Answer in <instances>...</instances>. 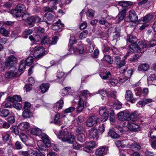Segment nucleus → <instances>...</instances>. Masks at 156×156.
<instances>
[{
    "mask_svg": "<svg viewBox=\"0 0 156 156\" xmlns=\"http://www.w3.org/2000/svg\"><path fill=\"white\" fill-rule=\"evenodd\" d=\"M109 109H108L106 108H102L99 111V114L101 117L100 119L95 116L90 117L87 120L86 125L88 127H90L93 126L95 125L99 122V120L104 122L106 121L108 119Z\"/></svg>",
    "mask_w": 156,
    "mask_h": 156,
    "instance_id": "f257e3e1",
    "label": "nucleus"
},
{
    "mask_svg": "<svg viewBox=\"0 0 156 156\" xmlns=\"http://www.w3.org/2000/svg\"><path fill=\"white\" fill-rule=\"evenodd\" d=\"M54 133L57 136L58 138L61 139L63 142H66L71 144L74 141L75 138L74 136L72 134L66 129L62 130L60 132L55 130Z\"/></svg>",
    "mask_w": 156,
    "mask_h": 156,
    "instance_id": "f03ea898",
    "label": "nucleus"
},
{
    "mask_svg": "<svg viewBox=\"0 0 156 156\" xmlns=\"http://www.w3.org/2000/svg\"><path fill=\"white\" fill-rule=\"evenodd\" d=\"M88 96H90V94L87 90H84L80 94L79 97L77 106L76 111L78 113L82 112L86 104V98Z\"/></svg>",
    "mask_w": 156,
    "mask_h": 156,
    "instance_id": "7ed1b4c3",
    "label": "nucleus"
},
{
    "mask_svg": "<svg viewBox=\"0 0 156 156\" xmlns=\"http://www.w3.org/2000/svg\"><path fill=\"white\" fill-rule=\"evenodd\" d=\"M133 4L132 2L127 1H121L118 2L119 5L124 7V8L122 9L120 11H119V13L116 18V23H119L123 19L126 14L127 11L126 8L132 5Z\"/></svg>",
    "mask_w": 156,
    "mask_h": 156,
    "instance_id": "20e7f679",
    "label": "nucleus"
},
{
    "mask_svg": "<svg viewBox=\"0 0 156 156\" xmlns=\"http://www.w3.org/2000/svg\"><path fill=\"white\" fill-rule=\"evenodd\" d=\"M40 137L42 140L38 141L37 146L40 150L45 151L47 149L46 146L49 147L51 146L50 140L48 136L45 133L41 134L40 135Z\"/></svg>",
    "mask_w": 156,
    "mask_h": 156,
    "instance_id": "39448f33",
    "label": "nucleus"
},
{
    "mask_svg": "<svg viewBox=\"0 0 156 156\" xmlns=\"http://www.w3.org/2000/svg\"><path fill=\"white\" fill-rule=\"evenodd\" d=\"M144 48H147L146 42L140 41L138 42L137 45H131L130 46L129 48L131 52L136 53L141 52L142 51L141 49Z\"/></svg>",
    "mask_w": 156,
    "mask_h": 156,
    "instance_id": "423d86ee",
    "label": "nucleus"
},
{
    "mask_svg": "<svg viewBox=\"0 0 156 156\" xmlns=\"http://www.w3.org/2000/svg\"><path fill=\"white\" fill-rule=\"evenodd\" d=\"M124 126L126 127L127 130H130L134 132L140 131V128L139 126L135 122L132 121L126 120L123 122Z\"/></svg>",
    "mask_w": 156,
    "mask_h": 156,
    "instance_id": "0eeeda50",
    "label": "nucleus"
},
{
    "mask_svg": "<svg viewBox=\"0 0 156 156\" xmlns=\"http://www.w3.org/2000/svg\"><path fill=\"white\" fill-rule=\"evenodd\" d=\"M33 61V58L31 56L28 57L26 61L22 60L20 62V64L19 66V72H22L25 69L26 65L30 66Z\"/></svg>",
    "mask_w": 156,
    "mask_h": 156,
    "instance_id": "6e6552de",
    "label": "nucleus"
},
{
    "mask_svg": "<svg viewBox=\"0 0 156 156\" xmlns=\"http://www.w3.org/2000/svg\"><path fill=\"white\" fill-rule=\"evenodd\" d=\"M97 93L100 94L102 96L101 98L102 100L105 99V95H106L108 97H112L114 99H115L116 98V92L115 91L113 92L112 93H111L108 91L104 89H102L99 90Z\"/></svg>",
    "mask_w": 156,
    "mask_h": 156,
    "instance_id": "1a4fd4ad",
    "label": "nucleus"
},
{
    "mask_svg": "<svg viewBox=\"0 0 156 156\" xmlns=\"http://www.w3.org/2000/svg\"><path fill=\"white\" fill-rule=\"evenodd\" d=\"M34 56L36 58L42 57L45 54L44 50L42 47H35L34 49Z\"/></svg>",
    "mask_w": 156,
    "mask_h": 156,
    "instance_id": "9d476101",
    "label": "nucleus"
},
{
    "mask_svg": "<svg viewBox=\"0 0 156 156\" xmlns=\"http://www.w3.org/2000/svg\"><path fill=\"white\" fill-rule=\"evenodd\" d=\"M41 22H45L47 24V26L50 24V23H48L45 19L44 20V19H40L38 16L34 17H31L29 20L28 23L30 25V27H32L34 26V23H37Z\"/></svg>",
    "mask_w": 156,
    "mask_h": 156,
    "instance_id": "9b49d317",
    "label": "nucleus"
},
{
    "mask_svg": "<svg viewBox=\"0 0 156 156\" xmlns=\"http://www.w3.org/2000/svg\"><path fill=\"white\" fill-rule=\"evenodd\" d=\"M97 146V144L94 141H90L86 143L85 146L83 148L84 151L90 153L92 152L91 149Z\"/></svg>",
    "mask_w": 156,
    "mask_h": 156,
    "instance_id": "f8f14e48",
    "label": "nucleus"
},
{
    "mask_svg": "<svg viewBox=\"0 0 156 156\" xmlns=\"http://www.w3.org/2000/svg\"><path fill=\"white\" fill-rule=\"evenodd\" d=\"M129 19V21L135 22L138 20V16L136 12L133 10H130L129 12V15L127 17Z\"/></svg>",
    "mask_w": 156,
    "mask_h": 156,
    "instance_id": "ddd939ff",
    "label": "nucleus"
},
{
    "mask_svg": "<svg viewBox=\"0 0 156 156\" xmlns=\"http://www.w3.org/2000/svg\"><path fill=\"white\" fill-rule=\"evenodd\" d=\"M16 58L13 55H11L6 59L5 62V66L7 67L12 66L13 64L16 63Z\"/></svg>",
    "mask_w": 156,
    "mask_h": 156,
    "instance_id": "4468645a",
    "label": "nucleus"
},
{
    "mask_svg": "<svg viewBox=\"0 0 156 156\" xmlns=\"http://www.w3.org/2000/svg\"><path fill=\"white\" fill-rule=\"evenodd\" d=\"M69 54H76L77 52H79L80 54H82L83 52V45H80L78 48H73L72 46L69 47Z\"/></svg>",
    "mask_w": 156,
    "mask_h": 156,
    "instance_id": "2eb2a0df",
    "label": "nucleus"
},
{
    "mask_svg": "<svg viewBox=\"0 0 156 156\" xmlns=\"http://www.w3.org/2000/svg\"><path fill=\"white\" fill-rule=\"evenodd\" d=\"M108 151V148L102 147L96 150L95 154L99 156L105 155L107 153Z\"/></svg>",
    "mask_w": 156,
    "mask_h": 156,
    "instance_id": "dca6fc26",
    "label": "nucleus"
},
{
    "mask_svg": "<svg viewBox=\"0 0 156 156\" xmlns=\"http://www.w3.org/2000/svg\"><path fill=\"white\" fill-rule=\"evenodd\" d=\"M128 112L124 113L123 112H121L118 114V117L119 120L124 121L123 122L126 120H128Z\"/></svg>",
    "mask_w": 156,
    "mask_h": 156,
    "instance_id": "f3484780",
    "label": "nucleus"
},
{
    "mask_svg": "<svg viewBox=\"0 0 156 156\" xmlns=\"http://www.w3.org/2000/svg\"><path fill=\"white\" fill-rule=\"evenodd\" d=\"M64 26V24L61 23V20H59L56 23L55 25L52 26V28L53 30H59L60 31L62 30V28Z\"/></svg>",
    "mask_w": 156,
    "mask_h": 156,
    "instance_id": "a211bd4d",
    "label": "nucleus"
},
{
    "mask_svg": "<svg viewBox=\"0 0 156 156\" xmlns=\"http://www.w3.org/2000/svg\"><path fill=\"white\" fill-rule=\"evenodd\" d=\"M98 135V131L96 129L92 128L89 130V135L90 138H97Z\"/></svg>",
    "mask_w": 156,
    "mask_h": 156,
    "instance_id": "6ab92c4d",
    "label": "nucleus"
},
{
    "mask_svg": "<svg viewBox=\"0 0 156 156\" xmlns=\"http://www.w3.org/2000/svg\"><path fill=\"white\" fill-rule=\"evenodd\" d=\"M19 128L22 131H24L29 128L30 124L27 122H23L19 125Z\"/></svg>",
    "mask_w": 156,
    "mask_h": 156,
    "instance_id": "aec40b11",
    "label": "nucleus"
},
{
    "mask_svg": "<svg viewBox=\"0 0 156 156\" xmlns=\"http://www.w3.org/2000/svg\"><path fill=\"white\" fill-rule=\"evenodd\" d=\"M128 121H132L136 119L138 116V114L137 111H135L132 113L131 114L128 112Z\"/></svg>",
    "mask_w": 156,
    "mask_h": 156,
    "instance_id": "412c9836",
    "label": "nucleus"
},
{
    "mask_svg": "<svg viewBox=\"0 0 156 156\" xmlns=\"http://www.w3.org/2000/svg\"><path fill=\"white\" fill-rule=\"evenodd\" d=\"M147 80L149 84H152L156 81V75L153 73L150 74L147 78Z\"/></svg>",
    "mask_w": 156,
    "mask_h": 156,
    "instance_id": "4be33fe9",
    "label": "nucleus"
},
{
    "mask_svg": "<svg viewBox=\"0 0 156 156\" xmlns=\"http://www.w3.org/2000/svg\"><path fill=\"white\" fill-rule=\"evenodd\" d=\"M149 66L147 63H143L140 65L138 66V70L139 71H147L148 70Z\"/></svg>",
    "mask_w": 156,
    "mask_h": 156,
    "instance_id": "5701e85b",
    "label": "nucleus"
},
{
    "mask_svg": "<svg viewBox=\"0 0 156 156\" xmlns=\"http://www.w3.org/2000/svg\"><path fill=\"white\" fill-rule=\"evenodd\" d=\"M128 74L124 78L122 79L121 78L119 80V83H122L125 82L129 78L131 77V76L133 74V71L131 70H129L127 72Z\"/></svg>",
    "mask_w": 156,
    "mask_h": 156,
    "instance_id": "b1692460",
    "label": "nucleus"
},
{
    "mask_svg": "<svg viewBox=\"0 0 156 156\" xmlns=\"http://www.w3.org/2000/svg\"><path fill=\"white\" fill-rule=\"evenodd\" d=\"M7 100L10 102H14L15 101H20L22 100V98L20 96L15 95L13 97H8Z\"/></svg>",
    "mask_w": 156,
    "mask_h": 156,
    "instance_id": "393cba45",
    "label": "nucleus"
},
{
    "mask_svg": "<svg viewBox=\"0 0 156 156\" xmlns=\"http://www.w3.org/2000/svg\"><path fill=\"white\" fill-rule=\"evenodd\" d=\"M17 76L16 72L14 71H10L6 73L5 77L7 79L12 78Z\"/></svg>",
    "mask_w": 156,
    "mask_h": 156,
    "instance_id": "a878e982",
    "label": "nucleus"
},
{
    "mask_svg": "<svg viewBox=\"0 0 156 156\" xmlns=\"http://www.w3.org/2000/svg\"><path fill=\"white\" fill-rule=\"evenodd\" d=\"M153 101V100L150 98H144L142 100L140 101L139 104L141 105V107H143L145 105L149 104Z\"/></svg>",
    "mask_w": 156,
    "mask_h": 156,
    "instance_id": "bb28decb",
    "label": "nucleus"
},
{
    "mask_svg": "<svg viewBox=\"0 0 156 156\" xmlns=\"http://www.w3.org/2000/svg\"><path fill=\"white\" fill-rule=\"evenodd\" d=\"M108 135L112 138L115 139H118L120 137L119 134H117L115 131L112 129L109 130L108 133Z\"/></svg>",
    "mask_w": 156,
    "mask_h": 156,
    "instance_id": "cd10ccee",
    "label": "nucleus"
},
{
    "mask_svg": "<svg viewBox=\"0 0 156 156\" xmlns=\"http://www.w3.org/2000/svg\"><path fill=\"white\" fill-rule=\"evenodd\" d=\"M49 87V85L48 83H42L40 86V88L43 93L46 92L48 90Z\"/></svg>",
    "mask_w": 156,
    "mask_h": 156,
    "instance_id": "c85d7f7f",
    "label": "nucleus"
},
{
    "mask_svg": "<svg viewBox=\"0 0 156 156\" xmlns=\"http://www.w3.org/2000/svg\"><path fill=\"white\" fill-rule=\"evenodd\" d=\"M154 16L153 15L151 14H148L141 20L144 23H147L149 21L152 20L154 18Z\"/></svg>",
    "mask_w": 156,
    "mask_h": 156,
    "instance_id": "c756f323",
    "label": "nucleus"
},
{
    "mask_svg": "<svg viewBox=\"0 0 156 156\" xmlns=\"http://www.w3.org/2000/svg\"><path fill=\"white\" fill-rule=\"evenodd\" d=\"M141 147L140 144L136 143L132 144L130 146V148L133 151H138L141 148Z\"/></svg>",
    "mask_w": 156,
    "mask_h": 156,
    "instance_id": "7c9ffc66",
    "label": "nucleus"
},
{
    "mask_svg": "<svg viewBox=\"0 0 156 156\" xmlns=\"http://www.w3.org/2000/svg\"><path fill=\"white\" fill-rule=\"evenodd\" d=\"M22 116L25 118H30L33 116V114L30 110H24L22 113Z\"/></svg>",
    "mask_w": 156,
    "mask_h": 156,
    "instance_id": "2f4dec72",
    "label": "nucleus"
},
{
    "mask_svg": "<svg viewBox=\"0 0 156 156\" xmlns=\"http://www.w3.org/2000/svg\"><path fill=\"white\" fill-rule=\"evenodd\" d=\"M56 77L59 80H63L65 77V73L62 71H58L56 73Z\"/></svg>",
    "mask_w": 156,
    "mask_h": 156,
    "instance_id": "473e14b6",
    "label": "nucleus"
},
{
    "mask_svg": "<svg viewBox=\"0 0 156 156\" xmlns=\"http://www.w3.org/2000/svg\"><path fill=\"white\" fill-rule=\"evenodd\" d=\"M99 75L102 79L107 80L110 77L111 74L109 72L106 71L105 73H100Z\"/></svg>",
    "mask_w": 156,
    "mask_h": 156,
    "instance_id": "72a5a7b5",
    "label": "nucleus"
},
{
    "mask_svg": "<svg viewBox=\"0 0 156 156\" xmlns=\"http://www.w3.org/2000/svg\"><path fill=\"white\" fill-rule=\"evenodd\" d=\"M41 130L37 128H33L31 131V133L33 135L39 136L41 133Z\"/></svg>",
    "mask_w": 156,
    "mask_h": 156,
    "instance_id": "f704fd0d",
    "label": "nucleus"
},
{
    "mask_svg": "<svg viewBox=\"0 0 156 156\" xmlns=\"http://www.w3.org/2000/svg\"><path fill=\"white\" fill-rule=\"evenodd\" d=\"M127 40L130 43L134 44L137 41V39L136 37L130 35L127 38Z\"/></svg>",
    "mask_w": 156,
    "mask_h": 156,
    "instance_id": "c9c22d12",
    "label": "nucleus"
},
{
    "mask_svg": "<svg viewBox=\"0 0 156 156\" xmlns=\"http://www.w3.org/2000/svg\"><path fill=\"white\" fill-rule=\"evenodd\" d=\"M77 134V139L79 141L83 142L85 140L86 137L84 133H79Z\"/></svg>",
    "mask_w": 156,
    "mask_h": 156,
    "instance_id": "e433bc0d",
    "label": "nucleus"
},
{
    "mask_svg": "<svg viewBox=\"0 0 156 156\" xmlns=\"http://www.w3.org/2000/svg\"><path fill=\"white\" fill-rule=\"evenodd\" d=\"M16 9L21 13L25 12L26 11L25 6L22 4H19L16 7Z\"/></svg>",
    "mask_w": 156,
    "mask_h": 156,
    "instance_id": "4c0bfd02",
    "label": "nucleus"
},
{
    "mask_svg": "<svg viewBox=\"0 0 156 156\" xmlns=\"http://www.w3.org/2000/svg\"><path fill=\"white\" fill-rule=\"evenodd\" d=\"M11 12L12 15L15 17H18L20 16L22 14L16 9V8L15 9L12 10Z\"/></svg>",
    "mask_w": 156,
    "mask_h": 156,
    "instance_id": "58836bf2",
    "label": "nucleus"
},
{
    "mask_svg": "<svg viewBox=\"0 0 156 156\" xmlns=\"http://www.w3.org/2000/svg\"><path fill=\"white\" fill-rule=\"evenodd\" d=\"M133 94L130 90H128L126 92L125 98L127 101H130L133 98Z\"/></svg>",
    "mask_w": 156,
    "mask_h": 156,
    "instance_id": "ea45409f",
    "label": "nucleus"
},
{
    "mask_svg": "<svg viewBox=\"0 0 156 156\" xmlns=\"http://www.w3.org/2000/svg\"><path fill=\"white\" fill-rule=\"evenodd\" d=\"M126 63L125 60L123 58L122 60L117 61V62L116 63V64L117 65L116 67L118 68H120L124 66L125 65Z\"/></svg>",
    "mask_w": 156,
    "mask_h": 156,
    "instance_id": "a19ab883",
    "label": "nucleus"
},
{
    "mask_svg": "<svg viewBox=\"0 0 156 156\" xmlns=\"http://www.w3.org/2000/svg\"><path fill=\"white\" fill-rule=\"evenodd\" d=\"M113 108L116 109H120L122 108V104L119 101H116L114 102L113 105Z\"/></svg>",
    "mask_w": 156,
    "mask_h": 156,
    "instance_id": "79ce46f5",
    "label": "nucleus"
},
{
    "mask_svg": "<svg viewBox=\"0 0 156 156\" xmlns=\"http://www.w3.org/2000/svg\"><path fill=\"white\" fill-rule=\"evenodd\" d=\"M92 40L89 38H87L86 40V41L90 45V48L89 50V51L90 52H92L94 50V47L93 43L92 41Z\"/></svg>",
    "mask_w": 156,
    "mask_h": 156,
    "instance_id": "37998d69",
    "label": "nucleus"
},
{
    "mask_svg": "<svg viewBox=\"0 0 156 156\" xmlns=\"http://www.w3.org/2000/svg\"><path fill=\"white\" fill-rule=\"evenodd\" d=\"M104 60L106 61L109 64H112L113 62V59L111 57L108 55H106L103 58Z\"/></svg>",
    "mask_w": 156,
    "mask_h": 156,
    "instance_id": "c03bdc74",
    "label": "nucleus"
},
{
    "mask_svg": "<svg viewBox=\"0 0 156 156\" xmlns=\"http://www.w3.org/2000/svg\"><path fill=\"white\" fill-rule=\"evenodd\" d=\"M0 33L3 36L5 37L7 36L9 34V31L3 27L0 28Z\"/></svg>",
    "mask_w": 156,
    "mask_h": 156,
    "instance_id": "a18cd8bd",
    "label": "nucleus"
},
{
    "mask_svg": "<svg viewBox=\"0 0 156 156\" xmlns=\"http://www.w3.org/2000/svg\"><path fill=\"white\" fill-rule=\"evenodd\" d=\"M125 141H120L119 140L116 141L115 142V145L118 147H125L126 146V145L125 144Z\"/></svg>",
    "mask_w": 156,
    "mask_h": 156,
    "instance_id": "49530a36",
    "label": "nucleus"
},
{
    "mask_svg": "<svg viewBox=\"0 0 156 156\" xmlns=\"http://www.w3.org/2000/svg\"><path fill=\"white\" fill-rule=\"evenodd\" d=\"M60 116V115L59 114H56L55 116L54 119V123L56 124L59 125H60L61 124V122L59 119Z\"/></svg>",
    "mask_w": 156,
    "mask_h": 156,
    "instance_id": "de8ad7c7",
    "label": "nucleus"
},
{
    "mask_svg": "<svg viewBox=\"0 0 156 156\" xmlns=\"http://www.w3.org/2000/svg\"><path fill=\"white\" fill-rule=\"evenodd\" d=\"M32 30L29 29L26 30L23 32V37L24 38H26L27 37V36L31 34L32 32Z\"/></svg>",
    "mask_w": 156,
    "mask_h": 156,
    "instance_id": "09e8293b",
    "label": "nucleus"
},
{
    "mask_svg": "<svg viewBox=\"0 0 156 156\" xmlns=\"http://www.w3.org/2000/svg\"><path fill=\"white\" fill-rule=\"evenodd\" d=\"M33 16H32L33 17ZM32 17H29V14L27 13H25L23 14L22 16V18L23 20H27V24L29 25V26L30 27V25L28 23V21L29 19L30 18Z\"/></svg>",
    "mask_w": 156,
    "mask_h": 156,
    "instance_id": "8fccbe9b",
    "label": "nucleus"
},
{
    "mask_svg": "<svg viewBox=\"0 0 156 156\" xmlns=\"http://www.w3.org/2000/svg\"><path fill=\"white\" fill-rule=\"evenodd\" d=\"M9 112L7 109H4L2 110L0 113V115L2 117H6L9 114Z\"/></svg>",
    "mask_w": 156,
    "mask_h": 156,
    "instance_id": "3c124183",
    "label": "nucleus"
},
{
    "mask_svg": "<svg viewBox=\"0 0 156 156\" xmlns=\"http://www.w3.org/2000/svg\"><path fill=\"white\" fill-rule=\"evenodd\" d=\"M150 137L151 139L156 138V125L154 129L152 130L150 134Z\"/></svg>",
    "mask_w": 156,
    "mask_h": 156,
    "instance_id": "603ef678",
    "label": "nucleus"
},
{
    "mask_svg": "<svg viewBox=\"0 0 156 156\" xmlns=\"http://www.w3.org/2000/svg\"><path fill=\"white\" fill-rule=\"evenodd\" d=\"M88 31L87 30H84L82 32L80 35V38L81 39L85 38L87 36Z\"/></svg>",
    "mask_w": 156,
    "mask_h": 156,
    "instance_id": "864d4df0",
    "label": "nucleus"
},
{
    "mask_svg": "<svg viewBox=\"0 0 156 156\" xmlns=\"http://www.w3.org/2000/svg\"><path fill=\"white\" fill-rule=\"evenodd\" d=\"M71 88L70 87H66L62 90V95L64 96L68 93V90H70Z\"/></svg>",
    "mask_w": 156,
    "mask_h": 156,
    "instance_id": "5fc2aeb1",
    "label": "nucleus"
},
{
    "mask_svg": "<svg viewBox=\"0 0 156 156\" xmlns=\"http://www.w3.org/2000/svg\"><path fill=\"white\" fill-rule=\"evenodd\" d=\"M28 156H37L38 154L37 152L32 149L29 150L28 151Z\"/></svg>",
    "mask_w": 156,
    "mask_h": 156,
    "instance_id": "6e6d98bb",
    "label": "nucleus"
},
{
    "mask_svg": "<svg viewBox=\"0 0 156 156\" xmlns=\"http://www.w3.org/2000/svg\"><path fill=\"white\" fill-rule=\"evenodd\" d=\"M41 42L42 44H49L50 43V41L49 37L46 36H45L42 39Z\"/></svg>",
    "mask_w": 156,
    "mask_h": 156,
    "instance_id": "4d7b16f0",
    "label": "nucleus"
},
{
    "mask_svg": "<svg viewBox=\"0 0 156 156\" xmlns=\"http://www.w3.org/2000/svg\"><path fill=\"white\" fill-rule=\"evenodd\" d=\"M23 109L24 110H30L31 109L30 104L29 102H26L24 104Z\"/></svg>",
    "mask_w": 156,
    "mask_h": 156,
    "instance_id": "13d9d810",
    "label": "nucleus"
},
{
    "mask_svg": "<svg viewBox=\"0 0 156 156\" xmlns=\"http://www.w3.org/2000/svg\"><path fill=\"white\" fill-rule=\"evenodd\" d=\"M156 45V40H152L151 41L149 44H147V48H151Z\"/></svg>",
    "mask_w": 156,
    "mask_h": 156,
    "instance_id": "bf43d9fd",
    "label": "nucleus"
},
{
    "mask_svg": "<svg viewBox=\"0 0 156 156\" xmlns=\"http://www.w3.org/2000/svg\"><path fill=\"white\" fill-rule=\"evenodd\" d=\"M139 83H137L133 85L134 90L135 92H139L140 91L141 89L140 87H139Z\"/></svg>",
    "mask_w": 156,
    "mask_h": 156,
    "instance_id": "052dcab7",
    "label": "nucleus"
},
{
    "mask_svg": "<svg viewBox=\"0 0 156 156\" xmlns=\"http://www.w3.org/2000/svg\"><path fill=\"white\" fill-rule=\"evenodd\" d=\"M76 132L77 133H85L84 129L82 126H80L79 127L77 128L76 129Z\"/></svg>",
    "mask_w": 156,
    "mask_h": 156,
    "instance_id": "680f3d73",
    "label": "nucleus"
},
{
    "mask_svg": "<svg viewBox=\"0 0 156 156\" xmlns=\"http://www.w3.org/2000/svg\"><path fill=\"white\" fill-rule=\"evenodd\" d=\"M11 130L16 135L19 134V131L18 127L16 126H13L11 128Z\"/></svg>",
    "mask_w": 156,
    "mask_h": 156,
    "instance_id": "e2e57ef3",
    "label": "nucleus"
},
{
    "mask_svg": "<svg viewBox=\"0 0 156 156\" xmlns=\"http://www.w3.org/2000/svg\"><path fill=\"white\" fill-rule=\"evenodd\" d=\"M20 137L22 141L24 143H26V141L27 140L26 135L23 133H21L20 136Z\"/></svg>",
    "mask_w": 156,
    "mask_h": 156,
    "instance_id": "0e129e2a",
    "label": "nucleus"
},
{
    "mask_svg": "<svg viewBox=\"0 0 156 156\" xmlns=\"http://www.w3.org/2000/svg\"><path fill=\"white\" fill-rule=\"evenodd\" d=\"M75 109V108L73 107H70L64 110L65 113H68L73 112Z\"/></svg>",
    "mask_w": 156,
    "mask_h": 156,
    "instance_id": "69168bd1",
    "label": "nucleus"
},
{
    "mask_svg": "<svg viewBox=\"0 0 156 156\" xmlns=\"http://www.w3.org/2000/svg\"><path fill=\"white\" fill-rule=\"evenodd\" d=\"M86 14L88 16L92 17L94 16V11L91 9L88 10L86 12Z\"/></svg>",
    "mask_w": 156,
    "mask_h": 156,
    "instance_id": "338daca9",
    "label": "nucleus"
},
{
    "mask_svg": "<svg viewBox=\"0 0 156 156\" xmlns=\"http://www.w3.org/2000/svg\"><path fill=\"white\" fill-rule=\"evenodd\" d=\"M13 107L18 110H20L22 108V105L20 104L17 102L15 103L13 105Z\"/></svg>",
    "mask_w": 156,
    "mask_h": 156,
    "instance_id": "774afa93",
    "label": "nucleus"
}]
</instances>
